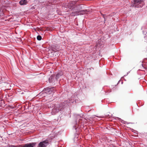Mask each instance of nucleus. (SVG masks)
I'll return each instance as SVG.
<instances>
[{"instance_id":"obj_1","label":"nucleus","mask_w":147,"mask_h":147,"mask_svg":"<svg viewBox=\"0 0 147 147\" xmlns=\"http://www.w3.org/2000/svg\"><path fill=\"white\" fill-rule=\"evenodd\" d=\"M76 1H71L70 2V3H66L65 6L66 7H68L70 9L72 8V9H73V8H75V7H76Z\"/></svg>"},{"instance_id":"obj_2","label":"nucleus","mask_w":147,"mask_h":147,"mask_svg":"<svg viewBox=\"0 0 147 147\" xmlns=\"http://www.w3.org/2000/svg\"><path fill=\"white\" fill-rule=\"evenodd\" d=\"M144 0H134L133 6L136 7H140L142 6L140 4H141Z\"/></svg>"},{"instance_id":"obj_3","label":"nucleus","mask_w":147,"mask_h":147,"mask_svg":"<svg viewBox=\"0 0 147 147\" xmlns=\"http://www.w3.org/2000/svg\"><path fill=\"white\" fill-rule=\"evenodd\" d=\"M48 143V141L47 140L43 141L40 142L38 145V147H46L47 144Z\"/></svg>"},{"instance_id":"obj_4","label":"nucleus","mask_w":147,"mask_h":147,"mask_svg":"<svg viewBox=\"0 0 147 147\" xmlns=\"http://www.w3.org/2000/svg\"><path fill=\"white\" fill-rule=\"evenodd\" d=\"M80 13L83 14V13H82V12L83 13H84L85 11H80ZM80 12H78V11H74V12H72L71 14V16H74L76 15H79Z\"/></svg>"},{"instance_id":"obj_5","label":"nucleus","mask_w":147,"mask_h":147,"mask_svg":"<svg viewBox=\"0 0 147 147\" xmlns=\"http://www.w3.org/2000/svg\"><path fill=\"white\" fill-rule=\"evenodd\" d=\"M45 91H47V92H53V91H56L55 89L54 88H51L48 87L45 88Z\"/></svg>"},{"instance_id":"obj_6","label":"nucleus","mask_w":147,"mask_h":147,"mask_svg":"<svg viewBox=\"0 0 147 147\" xmlns=\"http://www.w3.org/2000/svg\"><path fill=\"white\" fill-rule=\"evenodd\" d=\"M35 144L34 143L27 144H24L23 147H33Z\"/></svg>"},{"instance_id":"obj_7","label":"nucleus","mask_w":147,"mask_h":147,"mask_svg":"<svg viewBox=\"0 0 147 147\" xmlns=\"http://www.w3.org/2000/svg\"><path fill=\"white\" fill-rule=\"evenodd\" d=\"M27 0H21L19 2V4L21 5H26L27 3Z\"/></svg>"},{"instance_id":"obj_8","label":"nucleus","mask_w":147,"mask_h":147,"mask_svg":"<svg viewBox=\"0 0 147 147\" xmlns=\"http://www.w3.org/2000/svg\"><path fill=\"white\" fill-rule=\"evenodd\" d=\"M63 75V73L62 72H61L57 74L56 76V78L57 80L61 76H62Z\"/></svg>"},{"instance_id":"obj_9","label":"nucleus","mask_w":147,"mask_h":147,"mask_svg":"<svg viewBox=\"0 0 147 147\" xmlns=\"http://www.w3.org/2000/svg\"><path fill=\"white\" fill-rule=\"evenodd\" d=\"M54 76L53 75H52L49 77V81L50 83H52L54 79Z\"/></svg>"},{"instance_id":"obj_10","label":"nucleus","mask_w":147,"mask_h":147,"mask_svg":"<svg viewBox=\"0 0 147 147\" xmlns=\"http://www.w3.org/2000/svg\"><path fill=\"white\" fill-rule=\"evenodd\" d=\"M37 39L38 40H41L42 39V37L38 35L37 37Z\"/></svg>"},{"instance_id":"obj_11","label":"nucleus","mask_w":147,"mask_h":147,"mask_svg":"<svg viewBox=\"0 0 147 147\" xmlns=\"http://www.w3.org/2000/svg\"><path fill=\"white\" fill-rule=\"evenodd\" d=\"M9 147H17L15 146L12 145H10L9 146Z\"/></svg>"},{"instance_id":"obj_12","label":"nucleus","mask_w":147,"mask_h":147,"mask_svg":"<svg viewBox=\"0 0 147 147\" xmlns=\"http://www.w3.org/2000/svg\"><path fill=\"white\" fill-rule=\"evenodd\" d=\"M102 16L104 18V19H105V15L104 14H102Z\"/></svg>"},{"instance_id":"obj_13","label":"nucleus","mask_w":147,"mask_h":147,"mask_svg":"<svg viewBox=\"0 0 147 147\" xmlns=\"http://www.w3.org/2000/svg\"><path fill=\"white\" fill-rule=\"evenodd\" d=\"M145 61H147V59H145Z\"/></svg>"}]
</instances>
